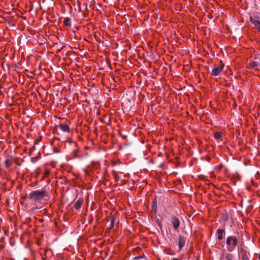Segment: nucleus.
I'll return each mask as SVG.
<instances>
[{
	"instance_id": "f3484780",
	"label": "nucleus",
	"mask_w": 260,
	"mask_h": 260,
	"mask_svg": "<svg viewBox=\"0 0 260 260\" xmlns=\"http://www.w3.org/2000/svg\"><path fill=\"white\" fill-rule=\"evenodd\" d=\"M156 223H157V225H158V226H159L160 229H161L162 225H161V222H160V221H159V220L158 219H157L156 220Z\"/></svg>"
},
{
	"instance_id": "6e6552de",
	"label": "nucleus",
	"mask_w": 260,
	"mask_h": 260,
	"mask_svg": "<svg viewBox=\"0 0 260 260\" xmlns=\"http://www.w3.org/2000/svg\"><path fill=\"white\" fill-rule=\"evenodd\" d=\"M185 243V240L184 238L180 235L178 239V247L179 250H181L184 246Z\"/></svg>"
},
{
	"instance_id": "4468645a",
	"label": "nucleus",
	"mask_w": 260,
	"mask_h": 260,
	"mask_svg": "<svg viewBox=\"0 0 260 260\" xmlns=\"http://www.w3.org/2000/svg\"><path fill=\"white\" fill-rule=\"evenodd\" d=\"M221 137V134L220 132H216L214 133V138L215 139H219L220 138V137Z\"/></svg>"
},
{
	"instance_id": "a211bd4d",
	"label": "nucleus",
	"mask_w": 260,
	"mask_h": 260,
	"mask_svg": "<svg viewBox=\"0 0 260 260\" xmlns=\"http://www.w3.org/2000/svg\"><path fill=\"white\" fill-rule=\"evenodd\" d=\"M144 257V256H138L134 258L135 259H138V258H141Z\"/></svg>"
},
{
	"instance_id": "f03ea898",
	"label": "nucleus",
	"mask_w": 260,
	"mask_h": 260,
	"mask_svg": "<svg viewBox=\"0 0 260 260\" xmlns=\"http://www.w3.org/2000/svg\"><path fill=\"white\" fill-rule=\"evenodd\" d=\"M238 244V240L236 236H231L227 237L226 244L227 250L229 252L233 251Z\"/></svg>"
},
{
	"instance_id": "dca6fc26",
	"label": "nucleus",
	"mask_w": 260,
	"mask_h": 260,
	"mask_svg": "<svg viewBox=\"0 0 260 260\" xmlns=\"http://www.w3.org/2000/svg\"><path fill=\"white\" fill-rule=\"evenodd\" d=\"M11 161L9 160H8V159L6 160L5 165L7 168H9L11 166Z\"/></svg>"
},
{
	"instance_id": "6ab92c4d",
	"label": "nucleus",
	"mask_w": 260,
	"mask_h": 260,
	"mask_svg": "<svg viewBox=\"0 0 260 260\" xmlns=\"http://www.w3.org/2000/svg\"><path fill=\"white\" fill-rule=\"evenodd\" d=\"M111 225H112V226H113V224H114V221H113V220H112V221H111Z\"/></svg>"
},
{
	"instance_id": "39448f33",
	"label": "nucleus",
	"mask_w": 260,
	"mask_h": 260,
	"mask_svg": "<svg viewBox=\"0 0 260 260\" xmlns=\"http://www.w3.org/2000/svg\"><path fill=\"white\" fill-rule=\"evenodd\" d=\"M248 254L243 248L241 247L239 249V255L241 256V260H249Z\"/></svg>"
},
{
	"instance_id": "7ed1b4c3",
	"label": "nucleus",
	"mask_w": 260,
	"mask_h": 260,
	"mask_svg": "<svg viewBox=\"0 0 260 260\" xmlns=\"http://www.w3.org/2000/svg\"><path fill=\"white\" fill-rule=\"evenodd\" d=\"M224 67V64L223 63H221L219 67L214 66L211 75L212 76H218L223 70Z\"/></svg>"
},
{
	"instance_id": "ddd939ff",
	"label": "nucleus",
	"mask_w": 260,
	"mask_h": 260,
	"mask_svg": "<svg viewBox=\"0 0 260 260\" xmlns=\"http://www.w3.org/2000/svg\"><path fill=\"white\" fill-rule=\"evenodd\" d=\"M63 23L64 25L69 26H71V19L69 17H66L63 20Z\"/></svg>"
},
{
	"instance_id": "f8f14e48",
	"label": "nucleus",
	"mask_w": 260,
	"mask_h": 260,
	"mask_svg": "<svg viewBox=\"0 0 260 260\" xmlns=\"http://www.w3.org/2000/svg\"><path fill=\"white\" fill-rule=\"evenodd\" d=\"M152 208L155 212L157 211V200L156 198L154 199L153 200Z\"/></svg>"
},
{
	"instance_id": "412c9836",
	"label": "nucleus",
	"mask_w": 260,
	"mask_h": 260,
	"mask_svg": "<svg viewBox=\"0 0 260 260\" xmlns=\"http://www.w3.org/2000/svg\"><path fill=\"white\" fill-rule=\"evenodd\" d=\"M258 259L260 260V255L258 256Z\"/></svg>"
},
{
	"instance_id": "2eb2a0df",
	"label": "nucleus",
	"mask_w": 260,
	"mask_h": 260,
	"mask_svg": "<svg viewBox=\"0 0 260 260\" xmlns=\"http://www.w3.org/2000/svg\"><path fill=\"white\" fill-rule=\"evenodd\" d=\"M225 259L226 260H233V255L230 253L227 254L225 255Z\"/></svg>"
},
{
	"instance_id": "9b49d317",
	"label": "nucleus",
	"mask_w": 260,
	"mask_h": 260,
	"mask_svg": "<svg viewBox=\"0 0 260 260\" xmlns=\"http://www.w3.org/2000/svg\"><path fill=\"white\" fill-rule=\"evenodd\" d=\"M217 233L218 234L217 238L218 240H221L223 238V234L224 233V230L222 229H218Z\"/></svg>"
},
{
	"instance_id": "423d86ee",
	"label": "nucleus",
	"mask_w": 260,
	"mask_h": 260,
	"mask_svg": "<svg viewBox=\"0 0 260 260\" xmlns=\"http://www.w3.org/2000/svg\"><path fill=\"white\" fill-rule=\"evenodd\" d=\"M249 20L250 22L254 25L257 30L260 31V21L252 17H250Z\"/></svg>"
},
{
	"instance_id": "20e7f679",
	"label": "nucleus",
	"mask_w": 260,
	"mask_h": 260,
	"mask_svg": "<svg viewBox=\"0 0 260 260\" xmlns=\"http://www.w3.org/2000/svg\"><path fill=\"white\" fill-rule=\"evenodd\" d=\"M248 66L249 68L250 69L258 70L260 69V63L259 62L258 59L256 60H250Z\"/></svg>"
},
{
	"instance_id": "9d476101",
	"label": "nucleus",
	"mask_w": 260,
	"mask_h": 260,
	"mask_svg": "<svg viewBox=\"0 0 260 260\" xmlns=\"http://www.w3.org/2000/svg\"><path fill=\"white\" fill-rule=\"evenodd\" d=\"M83 203V200L79 199L74 204V208L76 210H78L81 208V206Z\"/></svg>"
},
{
	"instance_id": "f257e3e1",
	"label": "nucleus",
	"mask_w": 260,
	"mask_h": 260,
	"mask_svg": "<svg viewBox=\"0 0 260 260\" xmlns=\"http://www.w3.org/2000/svg\"><path fill=\"white\" fill-rule=\"evenodd\" d=\"M46 196V187H44L41 190H36L32 191L29 194V198L30 200L37 202L43 199Z\"/></svg>"
},
{
	"instance_id": "1a4fd4ad",
	"label": "nucleus",
	"mask_w": 260,
	"mask_h": 260,
	"mask_svg": "<svg viewBox=\"0 0 260 260\" xmlns=\"http://www.w3.org/2000/svg\"><path fill=\"white\" fill-rule=\"evenodd\" d=\"M60 129L63 132H69L70 128L69 126L63 123H60L59 125Z\"/></svg>"
},
{
	"instance_id": "0eeeda50",
	"label": "nucleus",
	"mask_w": 260,
	"mask_h": 260,
	"mask_svg": "<svg viewBox=\"0 0 260 260\" xmlns=\"http://www.w3.org/2000/svg\"><path fill=\"white\" fill-rule=\"evenodd\" d=\"M171 222L175 229H177L179 226L180 222L178 218L176 216H172L171 217Z\"/></svg>"
},
{
	"instance_id": "aec40b11",
	"label": "nucleus",
	"mask_w": 260,
	"mask_h": 260,
	"mask_svg": "<svg viewBox=\"0 0 260 260\" xmlns=\"http://www.w3.org/2000/svg\"><path fill=\"white\" fill-rule=\"evenodd\" d=\"M172 260H178V259L177 258H173Z\"/></svg>"
}]
</instances>
